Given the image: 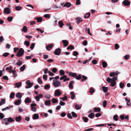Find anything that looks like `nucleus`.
<instances>
[{
  "mask_svg": "<svg viewBox=\"0 0 131 131\" xmlns=\"http://www.w3.org/2000/svg\"><path fill=\"white\" fill-rule=\"evenodd\" d=\"M53 84L55 87H58L61 85V82L56 80H54L53 81Z\"/></svg>",
  "mask_w": 131,
  "mask_h": 131,
  "instance_id": "f257e3e1",
  "label": "nucleus"
},
{
  "mask_svg": "<svg viewBox=\"0 0 131 131\" xmlns=\"http://www.w3.org/2000/svg\"><path fill=\"white\" fill-rule=\"evenodd\" d=\"M24 52V49L22 48H20L17 52L16 56L17 57H20L23 55Z\"/></svg>",
  "mask_w": 131,
  "mask_h": 131,
  "instance_id": "f03ea898",
  "label": "nucleus"
},
{
  "mask_svg": "<svg viewBox=\"0 0 131 131\" xmlns=\"http://www.w3.org/2000/svg\"><path fill=\"white\" fill-rule=\"evenodd\" d=\"M117 79V77H114L112 79L110 78L109 77H108L107 78L106 81L110 83L112 81H115Z\"/></svg>",
  "mask_w": 131,
  "mask_h": 131,
  "instance_id": "7ed1b4c3",
  "label": "nucleus"
},
{
  "mask_svg": "<svg viewBox=\"0 0 131 131\" xmlns=\"http://www.w3.org/2000/svg\"><path fill=\"white\" fill-rule=\"evenodd\" d=\"M36 104L35 103H32L30 104L31 110L34 112L36 111V108L34 106H36Z\"/></svg>",
  "mask_w": 131,
  "mask_h": 131,
  "instance_id": "20e7f679",
  "label": "nucleus"
},
{
  "mask_svg": "<svg viewBox=\"0 0 131 131\" xmlns=\"http://www.w3.org/2000/svg\"><path fill=\"white\" fill-rule=\"evenodd\" d=\"M61 92L59 89L56 90L54 92V94L55 96H60L61 95Z\"/></svg>",
  "mask_w": 131,
  "mask_h": 131,
  "instance_id": "39448f33",
  "label": "nucleus"
},
{
  "mask_svg": "<svg viewBox=\"0 0 131 131\" xmlns=\"http://www.w3.org/2000/svg\"><path fill=\"white\" fill-rule=\"evenodd\" d=\"M123 4L125 6H129L130 4V3L127 0H125L123 2Z\"/></svg>",
  "mask_w": 131,
  "mask_h": 131,
  "instance_id": "423d86ee",
  "label": "nucleus"
},
{
  "mask_svg": "<svg viewBox=\"0 0 131 131\" xmlns=\"http://www.w3.org/2000/svg\"><path fill=\"white\" fill-rule=\"evenodd\" d=\"M68 75L72 77L76 78L77 77V74L75 73H73L72 72H70L69 73Z\"/></svg>",
  "mask_w": 131,
  "mask_h": 131,
  "instance_id": "0eeeda50",
  "label": "nucleus"
},
{
  "mask_svg": "<svg viewBox=\"0 0 131 131\" xmlns=\"http://www.w3.org/2000/svg\"><path fill=\"white\" fill-rule=\"evenodd\" d=\"M4 12L7 14H9L10 13V11L8 8L6 7L5 8Z\"/></svg>",
  "mask_w": 131,
  "mask_h": 131,
  "instance_id": "6e6552de",
  "label": "nucleus"
},
{
  "mask_svg": "<svg viewBox=\"0 0 131 131\" xmlns=\"http://www.w3.org/2000/svg\"><path fill=\"white\" fill-rule=\"evenodd\" d=\"M55 54L57 55H59L60 53V49L59 48H58L56 49L55 51H54Z\"/></svg>",
  "mask_w": 131,
  "mask_h": 131,
  "instance_id": "1a4fd4ad",
  "label": "nucleus"
},
{
  "mask_svg": "<svg viewBox=\"0 0 131 131\" xmlns=\"http://www.w3.org/2000/svg\"><path fill=\"white\" fill-rule=\"evenodd\" d=\"M73 81H72L70 82L69 86L70 88L73 89V83H74Z\"/></svg>",
  "mask_w": 131,
  "mask_h": 131,
  "instance_id": "9d476101",
  "label": "nucleus"
},
{
  "mask_svg": "<svg viewBox=\"0 0 131 131\" xmlns=\"http://www.w3.org/2000/svg\"><path fill=\"white\" fill-rule=\"evenodd\" d=\"M71 95V99L72 100H73L75 97V96L74 93L73 91L71 92L70 93Z\"/></svg>",
  "mask_w": 131,
  "mask_h": 131,
  "instance_id": "9b49d317",
  "label": "nucleus"
},
{
  "mask_svg": "<svg viewBox=\"0 0 131 131\" xmlns=\"http://www.w3.org/2000/svg\"><path fill=\"white\" fill-rule=\"evenodd\" d=\"M16 97L19 99H21L22 97L21 94L20 93H18L16 94Z\"/></svg>",
  "mask_w": 131,
  "mask_h": 131,
  "instance_id": "f8f14e48",
  "label": "nucleus"
},
{
  "mask_svg": "<svg viewBox=\"0 0 131 131\" xmlns=\"http://www.w3.org/2000/svg\"><path fill=\"white\" fill-rule=\"evenodd\" d=\"M62 42L65 47H67L68 45V42L67 40H62Z\"/></svg>",
  "mask_w": 131,
  "mask_h": 131,
  "instance_id": "ddd939ff",
  "label": "nucleus"
},
{
  "mask_svg": "<svg viewBox=\"0 0 131 131\" xmlns=\"http://www.w3.org/2000/svg\"><path fill=\"white\" fill-rule=\"evenodd\" d=\"M21 117L20 116L16 117H15L16 121L17 122H19L21 120Z\"/></svg>",
  "mask_w": 131,
  "mask_h": 131,
  "instance_id": "4468645a",
  "label": "nucleus"
},
{
  "mask_svg": "<svg viewBox=\"0 0 131 131\" xmlns=\"http://www.w3.org/2000/svg\"><path fill=\"white\" fill-rule=\"evenodd\" d=\"M53 46L52 44L48 45L46 47V49L47 50H49L51 48L53 47Z\"/></svg>",
  "mask_w": 131,
  "mask_h": 131,
  "instance_id": "2eb2a0df",
  "label": "nucleus"
},
{
  "mask_svg": "<svg viewBox=\"0 0 131 131\" xmlns=\"http://www.w3.org/2000/svg\"><path fill=\"white\" fill-rule=\"evenodd\" d=\"M26 83L28 86H31V87L33 85V83H30L29 80L26 82Z\"/></svg>",
  "mask_w": 131,
  "mask_h": 131,
  "instance_id": "dca6fc26",
  "label": "nucleus"
},
{
  "mask_svg": "<svg viewBox=\"0 0 131 131\" xmlns=\"http://www.w3.org/2000/svg\"><path fill=\"white\" fill-rule=\"evenodd\" d=\"M21 101L20 100H18L15 102L14 104L15 105H18L20 104L21 103Z\"/></svg>",
  "mask_w": 131,
  "mask_h": 131,
  "instance_id": "f3484780",
  "label": "nucleus"
},
{
  "mask_svg": "<svg viewBox=\"0 0 131 131\" xmlns=\"http://www.w3.org/2000/svg\"><path fill=\"white\" fill-rule=\"evenodd\" d=\"M76 20L77 21L78 24H79L80 22H81L82 20L81 18L80 17H78L76 18Z\"/></svg>",
  "mask_w": 131,
  "mask_h": 131,
  "instance_id": "a211bd4d",
  "label": "nucleus"
},
{
  "mask_svg": "<svg viewBox=\"0 0 131 131\" xmlns=\"http://www.w3.org/2000/svg\"><path fill=\"white\" fill-rule=\"evenodd\" d=\"M32 118L34 119H38L39 118V115L37 114H35L34 115Z\"/></svg>",
  "mask_w": 131,
  "mask_h": 131,
  "instance_id": "6ab92c4d",
  "label": "nucleus"
},
{
  "mask_svg": "<svg viewBox=\"0 0 131 131\" xmlns=\"http://www.w3.org/2000/svg\"><path fill=\"white\" fill-rule=\"evenodd\" d=\"M31 101V100L28 97L26 98L25 100V102L26 103H29Z\"/></svg>",
  "mask_w": 131,
  "mask_h": 131,
  "instance_id": "aec40b11",
  "label": "nucleus"
},
{
  "mask_svg": "<svg viewBox=\"0 0 131 131\" xmlns=\"http://www.w3.org/2000/svg\"><path fill=\"white\" fill-rule=\"evenodd\" d=\"M71 6V4L69 2H67L64 5V7H66L68 8L69 7Z\"/></svg>",
  "mask_w": 131,
  "mask_h": 131,
  "instance_id": "412c9836",
  "label": "nucleus"
},
{
  "mask_svg": "<svg viewBox=\"0 0 131 131\" xmlns=\"http://www.w3.org/2000/svg\"><path fill=\"white\" fill-rule=\"evenodd\" d=\"M21 82L16 83L15 85V87L17 88H19L21 85Z\"/></svg>",
  "mask_w": 131,
  "mask_h": 131,
  "instance_id": "4be33fe9",
  "label": "nucleus"
},
{
  "mask_svg": "<svg viewBox=\"0 0 131 131\" xmlns=\"http://www.w3.org/2000/svg\"><path fill=\"white\" fill-rule=\"evenodd\" d=\"M102 89L104 92L106 93L107 92L108 89L107 87L103 86L102 87Z\"/></svg>",
  "mask_w": 131,
  "mask_h": 131,
  "instance_id": "5701e85b",
  "label": "nucleus"
},
{
  "mask_svg": "<svg viewBox=\"0 0 131 131\" xmlns=\"http://www.w3.org/2000/svg\"><path fill=\"white\" fill-rule=\"evenodd\" d=\"M25 68V65H24L22 66L20 68V71L22 72L24 71Z\"/></svg>",
  "mask_w": 131,
  "mask_h": 131,
  "instance_id": "b1692460",
  "label": "nucleus"
},
{
  "mask_svg": "<svg viewBox=\"0 0 131 131\" xmlns=\"http://www.w3.org/2000/svg\"><path fill=\"white\" fill-rule=\"evenodd\" d=\"M22 63V62L21 60H18V61L16 63L17 65L18 66H20Z\"/></svg>",
  "mask_w": 131,
  "mask_h": 131,
  "instance_id": "393cba45",
  "label": "nucleus"
},
{
  "mask_svg": "<svg viewBox=\"0 0 131 131\" xmlns=\"http://www.w3.org/2000/svg\"><path fill=\"white\" fill-rule=\"evenodd\" d=\"M94 110L95 112H99L100 111L101 109L99 107H95L94 108Z\"/></svg>",
  "mask_w": 131,
  "mask_h": 131,
  "instance_id": "a878e982",
  "label": "nucleus"
},
{
  "mask_svg": "<svg viewBox=\"0 0 131 131\" xmlns=\"http://www.w3.org/2000/svg\"><path fill=\"white\" fill-rule=\"evenodd\" d=\"M125 100L127 101L126 105L128 106H129L130 105V100L128 99L127 98H125Z\"/></svg>",
  "mask_w": 131,
  "mask_h": 131,
  "instance_id": "bb28decb",
  "label": "nucleus"
},
{
  "mask_svg": "<svg viewBox=\"0 0 131 131\" xmlns=\"http://www.w3.org/2000/svg\"><path fill=\"white\" fill-rule=\"evenodd\" d=\"M5 103V100L4 99H2L1 100V102H0V106L3 105Z\"/></svg>",
  "mask_w": 131,
  "mask_h": 131,
  "instance_id": "cd10ccee",
  "label": "nucleus"
},
{
  "mask_svg": "<svg viewBox=\"0 0 131 131\" xmlns=\"http://www.w3.org/2000/svg\"><path fill=\"white\" fill-rule=\"evenodd\" d=\"M45 97L47 99H50L51 97V95L49 94H47L45 95Z\"/></svg>",
  "mask_w": 131,
  "mask_h": 131,
  "instance_id": "c85d7f7f",
  "label": "nucleus"
},
{
  "mask_svg": "<svg viewBox=\"0 0 131 131\" xmlns=\"http://www.w3.org/2000/svg\"><path fill=\"white\" fill-rule=\"evenodd\" d=\"M52 101L53 103H55L58 102V100L55 98H53L52 99Z\"/></svg>",
  "mask_w": 131,
  "mask_h": 131,
  "instance_id": "c756f323",
  "label": "nucleus"
},
{
  "mask_svg": "<svg viewBox=\"0 0 131 131\" xmlns=\"http://www.w3.org/2000/svg\"><path fill=\"white\" fill-rule=\"evenodd\" d=\"M45 104L46 105H50V101L49 100L46 101Z\"/></svg>",
  "mask_w": 131,
  "mask_h": 131,
  "instance_id": "7c9ffc66",
  "label": "nucleus"
},
{
  "mask_svg": "<svg viewBox=\"0 0 131 131\" xmlns=\"http://www.w3.org/2000/svg\"><path fill=\"white\" fill-rule=\"evenodd\" d=\"M36 19L37 20V22H40L42 20V19L41 17L36 18Z\"/></svg>",
  "mask_w": 131,
  "mask_h": 131,
  "instance_id": "2f4dec72",
  "label": "nucleus"
},
{
  "mask_svg": "<svg viewBox=\"0 0 131 131\" xmlns=\"http://www.w3.org/2000/svg\"><path fill=\"white\" fill-rule=\"evenodd\" d=\"M102 65L103 67L104 68L106 67L107 66V63L105 62H102Z\"/></svg>",
  "mask_w": 131,
  "mask_h": 131,
  "instance_id": "473e14b6",
  "label": "nucleus"
},
{
  "mask_svg": "<svg viewBox=\"0 0 131 131\" xmlns=\"http://www.w3.org/2000/svg\"><path fill=\"white\" fill-rule=\"evenodd\" d=\"M58 24L60 27H62L63 25V24L62 21H59L58 23Z\"/></svg>",
  "mask_w": 131,
  "mask_h": 131,
  "instance_id": "72a5a7b5",
  "label": "nucleus"
},
{
  "mask_svg": "<svg viewBox=\"0 0 131 131\" xmlns=\"http://www.w3.org/2000/svg\"><path fill=\"white\" fill-rule=\"evenodd\" d=\"M111 83V86H114L116 84V82L114 81H112Z\"/></svg>",
  "mask_w": 131,
  "mask_h": 131,
  "instance_id": "f704fd0d",
  "label": "nucleus"
},
{
  "mask_svg": "<svg viewBox=\"0 0 131 131\" xmlns=\"http://www.w3.org/2000/svg\"><path fill=\"white\" fill-rule=\"evenodd\" d=\"M107 102L106 101H104L103 102V105L104 107H105L106 106Z\"/></svg>",
  "mask_w": 131,
  "mask_h": 131,
  "instance_id": "c9c22d12",
  "label": "nucleus"
},
{
  "mask_svg": "<svg viewBox=\"0 0 131 131\" xmlns=\"http://www.w3.org/2000/svg\"><path fill=\"white\" fill-rule=\"evenodd\" d=\"M15 8L16 10L19 11L21 9V7L20 6H17L15 7Z\"/></svg>",
  "mask_w": 131,
  "mask_h": 131,
  "instance_id": "e433bc0d",
  "label": "nucleus"
},
{
  "mask_svg": "<svg viewBox=\"0 0 131 131\" xmlns=\"http://www.w3.org/2000/svg\"><path fill=\"white\" fill-rule=\"evenodd\" d=\"M59 72L60 74L61 75H63L65 74V72L63 70H60Z\"/></svg>",
  "mask_w": 131,
  "mask_h": 131,
  "instance_id": "4c0bfd02",
  "label": "nucleus"
},
{
  "mask_svg": "<svg viewBox=\"0 0 131 131\" xmlns=\"http://www.w3.org/2000/svg\"><path fill=\"white\" fill-rule=\"evenodd\" d=\"M74 49V47L72 45L69 46L67 48V49H70L71 50H73Z\"/></svg>",
  "mask_w": 131,
  "mask_h": 131,
  "instance_id": "58836bf2",
  "label": "nucleus"
},
{
  "mask_svg": "<svg viewBox=\"0 0 131 131\" xmlns=\"http://www.w3.org/2000/svg\"><path fill=\"white\" fill-rule=\"evenodd\" d=\"M90 13H86L85 15L84 16V18H89L90 15Z\"/></svg>",
  "mask_w": 131,
  "mask_h": 131,
  "instance_id": "ea45409f",
  "label": "nucleus"
},
{
  "mask_svg": "<svg viewBox=\"0 0 131 131\" xmlns=\"http://www.w3.org/2000/svg\"><path fill=\"white\" fill-rule=\"evenodd\" d=\"M72 116L74 117H76L77 116V114L73 112H72Z\"/></svg>",
  "mask_w": 131,
  "mask_h": 131,
  "instance_id": "a19ab883",
  "label": "nucleus"
},
{
  "mask_svg": "<svg viewBox=\"0 0 131 131\" xmlns=\"http://www.w3.org/2000/svg\"><path fill=\"white\" fill-rule=\"evenodd\" d=\"M94 92V90L92 88H91L90 89L89 92L91 94H92Z\"/></svg>",
  "mask_w": 131,
  "mask_h": 131,
  "instance_id": "79ce46f5",
  "label": "nucleus"
},
{
  "mask_svg": "<svg viewBox=\"0 0 131 131\" xmlns=\"http://www.w3.org/2000/svg\"><path fill=\"white\" fill-rule=\"evenodd\" d=\"M83 118L84 120V122L85 123L87 122L88 120V118L86 117H83Z\"/></svg>",
  "mask_w": 131,
  "mask_h": 131,
  "instance_id": "37998d69",
  "label": "nucleus"
},
{
  "mask_svg": "<svg viewBox=\"0 0 131 131\" xmlns=\"http://www.w3.org/2000/svg\"><path fill=\"white\" fill-rule=\"evenodd\" d=\"M24 44L26 45L27 47H28L30 43L28 41H25L24 42Z\"/></svg>",
  "mask_w": 131,
  "mask_h": 131,
  "instance_id": "c03bdc74",
  "label": "nucleus"
},
{
  "mask_svg": "<svg viewBox=\"0 0 131 131\" xmlns=\"http://www.w3.org/2000/svg\"><path fill=\"white\" fill-rule=\"evenodd\" d=\"M23 31L26 32L27 31V28L26 26H24L23 28Z\"/></svg>",
  "mask_w": 131,
  "mask_h": 131,
  "instance_id": "a18cd8bd",
  "label": "nucleus"
},
{
  "mask_svg": "<svg viewBox=\"0 0 131 131\" xmlns=\"http://www.w3.org/2000/svg\"><path fill=\"white\" fill-rule=\"evenodd\" d=\"M60 99H61L63 101H65L67 100V97L66 96H65L63 97H61L60 98Z\"/></svg>",
  "mask_w": 131,
  "mask_h": 131,
  "instance_id": "49530a36",
  "label": "nucleus"
},
{
  "mask_svg": "<svg viewBox=\"0 0 131 131\" xmlns=\"http://www.w3.org/2000/svg\"><path fill=\"white\" fill-rule=\"evenodd\" d=\"M75 108L76 110H78L80 109L81 107L79 105L77 104L75 105Z\"/></svg>",
  "mask_w": 131,
  "mask_h": 131,
  "instance_id": "de8ad7c7",
  "label": "nucleus"
},
{
  "mask_svg": "<svg viewBox=\"0 0 131 131\" xmlns=\"http://www.w3.org/2000/svg\"><path fill=\"white\" fill-rule=\"evenodd\" d=\"M10 109V108L9 107H7L5 108L2 109V111H4L7 110H9Z\"/></svg>",
  "mask_w": 131,
  "mask_h": 131,
  "instance_id": "09e8293b",
  "label": "nucleus"
},
{
  "mask_svg": "<svg viewBox=\"0 0 131 131\" xmlns=\"http://www.w3.org/2000/svg\"><path fill=\"white\" fill-rule=\"evenodd\" d=\"M130 56L129 55H126L124 56V58L126 60H128Z\"/></svg>",
  "mask_w": 131,
  "mask_h": 131,
  "instance_id": "8fccbe9b",
  "label": "nucleus"
},
{
  "mask_svg": "<svg viewBox=\"0 0 131 131\" xmlns=\"http://www.w3.org/2000/svg\"><path fill=\"white\" fill-rule=\"evenodd\" d=\"M4 117V114L2 113H0V119H2Z\"/></svg>",
  "mask_w": 131,
  "mask_h": 131,
  "instance_id": "3c124183",
  "label": "nucleus"
},
{
  "mask_svg": "<svg viewBox=\"0 0 131 131\" xmlns=\"http://www.w3.org/2000/svg\"><path fill=\"white\" fill-rule=\"evenodd\" d=\"M13 17L12 16H11L10 17H8L7 18V20L9 21H12L13 19Z\"/></svg>",
  "mask_w": 131,
  "mask_h": 131,
  "instance_id": "603ef678",
  "label": "nucleus"
},
{
  "mask_svg": "<svg viewBox=\"0 0 131 131\" xmlns=\"http://www.w3.org/2000/svg\"><path fill=\"white\" fill-rule=\"evenodd\" d=\"M94 116L93 114L91 113L88 116V117L90 118H92L94 117Z\"/></svg>",
  "mask_w": 131,
  "mask_h": 131,
  "instance_id": "864d4df0",
  "label": "nucleus"
},
{
  "mask_svg": "<svg viewBox=\"0 0 131 131\" xmlns=\"http://www.w3.org/2000/svg\"><path fill=\"white\" fill-rule=\"evenodd\" d=\"M45 88L46 89H49L50 87V85L48 84H47L45 85Z\"/></svg>",
  "mask_w": 131,
  "mask_h": 131,
  "instance_id": "5fc2aeb1",
  "label": "nucleus"
},
{
  "mask_svg": "<svg viewBox=\"0 0 131 131\" xmlns=\"http://www.w3.org/2000/svg\"><path fill=\"white\" fill-rule=\"evenodd\" d=\"M14 94L13 93H12L10 95V98L13 99L14 97Z\"/></svg>",
  "mask_w": 131,
  "mask_h": 131,
  "instance_id": "6e6d98bb",
  "label": "nucleus"
},
{
  "mask_svg": "<svg viewBox=\"0 0 131 131\" xmlns=\"http://www.w3.org/2000/svg\"><path fill=\"white\" fill-rule=\"evenodd\" d=\"M37 81L40 84H41L42 83V81L40 78H38V79Z\"/></svg>",
  "mask_w": 131,
  "mask_h": 131,
  "instance_id": "4d7b16f0",
  "label": "nucleus"
},
{
  "mask_svg": "<svg viewBox=\"0 0 131 131\" xmlns=\"http://www.w3.org/2000/svg\"><path fill=\"white\" fill-rule=\"evenodd\" d=\"M14 120L13 119L9 117L8 119V121L9 122H13L14 121Z\"/></svg>",
  "mask_w": 131,
  "mask_h": 131,
  "instance_id": "13d9d810",
  "label": "nucleus"
},
{
  "mask_svg": "<svg viewBox=\"0 0 131 131\" xmlns=\"http://www.w3.org/2000/svg\"><path fill=\"white\" fill-rule=\"evenodd\" d=\"M59 104L61 106H64L65 105V104L63 102L60 101V102L59 103Z\"/></svg>",
  "mask_w": 131,
  "mask_h": 131,
  "instance_id": "bf43d9fd",
  "label": "nucleus"
},
{
  "mask_svg": "<svg viewBox=\"0 0 131 131\" xmlns=\"http://www.w3.org/2000/svg\"><path fill=\"white\" fill-rule=\"evenodd\" d=\"M124 86V83L121 82L119 83V86L121 88H122Z\"/></svg>",
  "mask_w": 131,
  "mask_h": 131,
  "instance_id": "052dcab7",
  "label": "nucleus"
},
{
  "mask_svg": "<svg viewBox=\"0 0 131 131\" xmlns=\"http://www.w3.org/2000/svg\"><path fill=\"white\" fill-rule=\"evenodd\" d=\"M115 75V73L114 72H111L109 74V75L110 77L114 76Z\"/></svg>",
  "mask_w": 131,
  "mask_h": 131,
  "instance_id": "680f3d73",
  "label": "nucleus"
},
{
  "mask_svg": "<svg viewBox=\"0 0 131 131\" xmlns=\"http://www.w3.org/2000/svg\"><path fill=\"white\" fill-rule=\"evenodd\" d=\"M115 121H117L118 120L117 116V115H114L113 117Z\"/></svg>",
  "mask_w": 131,
  "mask_h": 131,
  "instance_id": "e2e57ef3",
  "label": "nucleus"
},
{
  "mask_svg": "<svg viewBox=\"0 0 131 131\" xmlns=\"http://www.w3.org/2000/svg\"><path fill=\"white\" fill-rule=\"evenodd\" d=\"M87 41L85 40H84L82 43L83 45L84 46H86L87 45Z\"/></svg>",
  "mask_w": 131,
  "mask_h": 131,
  "instance_id": "0e129e2a",
  "label": "nucleus"
},
{
  "mask_svg": "<svg viewBox=\"0 0 131 131\" xmlns=\"http://www.w3.org/2000/svg\"><path fill=\"white\" fill-rule=\"evenodd\" d=\"M9 53L6 52L3 53V56L6 57H7L8 55H9Z\"/></svg>",
  "mask_w": 131,
  "mask_h": 131,
  "instance_id": "69168bd1",
  "label": "nucleus"
},
{
  "mask_svg": "<svg viewBox=\"0 0 131 131\" xmlns=\"http://www.w3.org/2000/svg\"><path fill=\"white\" fill-rule=\"evenodd\" d=\"M67 77V76L66 75H63V76L61 77L60 78V80H61L63 79H65Z\"/></svg>",
  "mask_w": 131,
  "mask_h": 131,
  "instance_id": "338daca9",
  "label": "nucleus"
},
{
  "mask_svg": "<svg viewBox=\"0 0 131 131\" xmlns=\"http://www.w3.org/2000/svg\"><path fill=\"white\" fill-rule=\"evenodd\" d=\"M76 79L77 80H79L81 78V75L80 74H79L78 76H77L76 77Z\"/></svg>",
  "mask_w": 131,
  "mask_h": 131,
  "instance_id": "774afa93",
  "label": "nucleus"
}]
</instances>
